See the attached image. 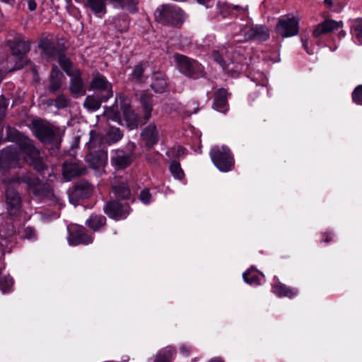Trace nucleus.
<instances>
[{
	"label": "nucleus",
	"mask_w": 362,
	"mask_h": 362,
	"mask_svg": "<svg viewBox=\"0 0 362 362\" xmlns=\"http://www.w3.org/2000/svg\"><path fill=\"white\" fill-rule=\"evenodd\" d=\"M8 183L18 185L25 183L27 189L31 191L37 197L52 199L54 196L53 189L49 184L42 182L37 177L30 173L22 176H14L8 180Z\"/></svg>",
	"instance_id": "nucleus-1"
},
{
	"label": "nucleus",
	"mask_w": 362,
	"mask_h": 362,
	"mask_svg": "<svg viewBox=\"0 0 362 362\" xmlns=\"http://www.w3.org/2000/svg\"><path fill=\"white\" fill-rule=\"evenodd\" d=\"M173 59L177 69L185 76L198 79L205 76L204 67L197 60L179 53L173 54Z\"/></svg>",
	"instance_id": "nucleus-2"
},
{
	"label": "nucleus",
	"mask_w": 362,
	"mask_h": 362,
	"mask_svg": "<svg viewBox=\"0 0 362 362\" xmlns=\"http://www.w3.org/2000/svg\"><path fill=\"white\" fill-rule=\"evenodd\" d=\"M156 21L174 27L180 26L185 20L184 12L178 7L170 4H163L155 11Z\"/></svg>",
	"instance_id": "nucleus-3"
},
{
	"label": "nucleus",
	"mask_w": 362,
	"mask_h": 362,
	"mask_svg": "<svg viewBox=\"0 0 362 362\" xmlns=\"http://www.w3.org/2000/svg\"><path fill=\"white\" fill-rule=\"evenodd\" d=\"M20 149L25 155L24 159L30 166L38 172H43L47 168L40 156V151L35 147L30 139L25 138L21 140Z\"/></svg>",
	"instance_id": "nucleus-4"
},
{
	"label": "nucleus",
	"mask_w": 362,
	"mask_h": 362,
	"mask_svg": "<svg viewBox=\"0 0 362 362\" xmlns=\"http://www.w3.org/2000/svg\"><path fill=\"white\" fill-rule=\"evenodd\" d=\"M99 139L98 134L93 132H90V139L88 142L90 152L86 156V161L88 163L90 167L94 170H99L105 167L107 160V153L106 151L100 148L98 150L95 149Z\"/></svg>",
	"instance_id": "nucleus-5"
},
{
	"label": "nucleus",
	"mask_w": 362,
	"mask_h": 362,
	"mask_svg": "<svg viewBox=\"0 0 362 362\" xmlns=\"http://www.w3.org/2000/svg\"><path fill=\"white\" fill-rule=\"evenodd\" d=\"M210 156L214 164L223 172H228L234 167V158L230 149L225 146L213 147Z\"/></svg>",
	"instance_id": "nucleus-6"
},
{
	"label": "nucleus",
	"mask_w": 362,
	"mask_h": 362,
	"mask_svg": "<svg viewBox=\"0 0 362 362\" xmlns=\"http://www.w3.org/2000/svg\"><path fill=\"white\" fill-rule=\"evenodd\" d=\"M11 178L4 180L7 185L4 194L5 204L8 215L12 218H16L19 216L21 210L22 199L19 192L12 187L14 184L8 183V180Z\"/></svg>",
	"instance_id": "nucleus-7"
},
{
	"label": "nucleus",
	"mask_w": 362,
	"mask_h": 362,
	"mask_svg": "<svg viewBox=\"0 0 362 362\" xmlns=\"http://www.w3.org/2000/svg\"><path fill=\"white\" fill-rule=\"evenodd\" d=\"M103 210L110 218L120 220L125 218L129 215L130 206L127 203L111 200L105 204Z\"/></svg>",
	"instance_id": "nucleus-8"
},
{
	"label": "nucleus",
	"mask_w": 362,
	"mask_h": 362,
	"mask_svg": "<svg viewBox=\"0 0 362 362\" xmlns=\"http://www.w3.org/2000/svg\"><path fill=\"white\" fill-rule=\"evenodd\" d=\"M276 29L283 37L296 35L299 31L298 20L295 17L284 16L279 20Z\"/></svg>",
	"instance_id": "nucleus-9"
},
{
	"label": "nucleus",
	"mask_w": 362,
	"mask_h": 362,
	"mask_svg": "<svg viewBox=\"0 0 362 362\" xmlns=\"http://www.w3.org/2000/svg\"><path fill=\"white\" fill-rule=\"evenodd\" d=\"M33 124L35 135L40 141L45 144L56 143L57 146L59 145L58 136L50 127L38 121H34Z\"/></svg>",
	"instance_id": "nucleus-10"
},
{
	"label": "nucleus",
	"mask_w": 362,
	"mask_h": 362,
	"mask_svg": "<svg viewBox=\"0 0 362 362\" xmlns=\"http://www.w3.org/2000/svg\"><path fill=\"white\" fill-rule=\"evenodd\" d=\"M6 45L9 47L12 55L18 57H21L30 49V42L19 34L15 35L13 39L6 40Z\"/></svg>",
	"instance_id": "nucleus-11"
},
{
	"label": "nucleus",
	"mask_w": 362,
	"mask_h": 362,
	"mask_svg": "<svg viewBox=\"0 0 362 362\" xmlns=\"http://www.w3.org/2000/svg\"><path fill=\"white\" fill-rule=\"evenodd\" d=\"M90 87V89L101 92L100 95H103V99L105 100H108L112 97L113 92L110 83L108 82L103 75L98 72L93 74Z\"/></svg>",
	"instance_id": "nucleus-12"
},
{
	"label": "nucleus",
	"mask_w": 362,
	"mask_h": 362,
	"mask_svg": "<svg viewBox=\"0 0 362 362\" xmlns=\"http://www.w3.org/2000/svg\"><path fill=\"white\" fill-rule=\"evenodd\" d=\"M86 167L81 162L66 161L62 165V174L66 180L84 175L87 173Z\"/></svg>",
	"instance_id": "nucleus-13"
},
{
	"label": "nucleus",
	"mask_w": 362,
	"mask_h": 362,
	"mask_svg": "<svg viewBox=\"0 0 362 362\" xmlns=\"http://www.w3.org/2000/svg\"><path fill=\"white\" fill-rule=\"evenodd\" d=\"M112 192L117 199H129L131 191L127 183V180L120 177L115 176L111 182Z\"/></svg>",
	"instance_id": "nucleus-14"
},
{
	"label": "nucleus",
	"mask_w": 362,
	"mask_h": 362,
	"mask_svg": "<svg viewBox=\"0 0 362 362\" xmlns=\"http://www.w3.org/2000/svg\"><path fill=\"white\" fill-rule=\"evenodd\" d=\"M68 229L69 231V241L71 245H88L93 243V237L86 233L84 227L75 226Z\"/></svg>",
	"instance_id": "nucleus-15"
},
{
	"label": "nucleus",
	"mask_w": 362,
	"mask_h": 362,
	"mask_svg": "<svg viewBox=\"0 0 362 362\" xmlns=\"http://www.w3.org/2000/svg\"><path fill=\"white\" fill-rule=\"evenodd\" d=\"M18 162L16 148L8 146L0 151V169L7 170L15 168Z\"/></svg>",
	"instance_id": "nucleus-16"
},
{
	"label": "nucleus",
	"mask_w": 362,
	"mask_h": 362,
	"mask_svg": "<svg viewBox=\"0 0 362 362\" xmlns=\"http://www.w3.org/2000/svg\"><path fill=\"white\" fill-rule=\"evenodd\" d=\"M120 108L123 117L127 123V127L130 129L138 127L139 119L138 115L132 110V106L125 100L121 102Z\"/></svg>",
	"instance_id": "nucleus-17"
},
{
	"label": "nucleus",
	"mask_w": 362,
	"mask_h": 362,
	"mask_svg": "<svg viewBox=\"0 0 362 362\" xmlns=\"http://www.w3.org/2000/svg\"><path fill=\"white\" fill-rule=\"evenodd\" d=\"M141 137L146 147L151 148L156 145L159 139L156 124L151 123L145 127L141 133Z\"/></svg>",
	"instance_id": "nucleus-18"
},
{
	"label": "nucleus",
	"mask_w": 362,
	"mask_h": 362,
	"mask_svg": "<svg viewBox=\"0 0 362 362\" xmlns=\"http://www.w3.org/2000/svg\"><path fill=\"white\" fill-rule=\"evenodd\" d=\"M93 187L85 180L77 182L71 194V197L76 199L88 198L93 193Z\"/></svg>",
	"instance_id": "nucleus-19"
},
{
	"label": "nucleus",
	"mask_w": 362,
	"mask_h": 362,
	"mask_svg": "<svg viewBox=\"0 0 362 362\" xmlns=\"http://www.w3.org/2000/svg\"><path fill=\"white\" fill-rule=\"evenodd\" d=\"M230 94L225 88H219L214 93L213 108L216 110L226 113L228 110V97Z\"/></svg>",
	"instance_id": "nucleus-20"
},
{
	"label": "nucleus",
	"mask_w": 362,
	"mask_h": 362,
	"mask_svg": "<svg viewBox=\"0 0 362 362\" xmlns=\"http://www.w3.org/2000/svg\"><path fill=\"white\" fill-rule=\"evenodd\" d=\"M134 160L133 155L127 153L121 150L116 151L115 155L112 157V164L119 169H124L131 165Z\"/></svg>",
	"instance_id": "nucleus-21"
},
{
	"label": "nucleus",
	"mask_w": 362,
	"mask_h": 362,
	"mask_svg": "<svg viewBox=\"0 0 362 362\" xmlns=\"http://www.w3.org/2000/svg\"><path fill=\"white\" fill-rule=\"evenodd\" d=\"M342 23L334 21L327 20L319 25L313 30V35L316 37L322 34L329 33L341 27Z\"/></svg>",
	"instance_id": "nucleus-22"
},
{
	"label": "nucleus",
	"mask_w": 362,
	"mask_h": 362,
	"mask_svg": "<svg viewBox=\"0 0 362 362\" xmlns=\"http://www.w3.org/2000/svg\"><path fill=\"white\" fill-rule=\"evenodd\" d=\"M69 90L73 95H82L86 91L83 89V81L81 78V71L78 69L74 70V74L71 76Z\"/></svg>",
	"instance_id": "nucleus-23"
},
{
	"label": "nucleus",
	"mask_w": 362,
	"mask_h": 362,
	"mask_svg": "<svg viewBox=\"0 0 362 362\" xmlns=\"http://www.w3.org/2000/svg\"><path fill=\"white\" fill-rule=\"evenodd\" d=\"M153 95L147 92L143 91L140 94L139 101L144 111V119L145 122L149 120L153 111Z\"/></svg>",
	"instance_id": "nucleus-24"
},
{
	"label": "nucleus",
	"mask_w": 362,
	"mask_h": 362,
	"mask_svg": "<svg viewBox=\"0 0 362 362\" xmlns=\"http://www.w3.org/2000/svg\"><path fill=\"white\" fill-rule=\"evenodd\" d=\"M62 72L54 65L49 76V86L48 90L51 93L57 91L62 86V78L63 77Z\"/></svg>",
	"instance_id": "nucleus-25"
},
{
	"label": "nucleus",
	"mask_w": 362,
	"mask_h": 362,
	"mask_svg": "<svg viewBox=\"0 0 362 362\" xmlns=\"http://www.w3.org/2000/svg\"><path fill=\"white\" fill-rule=\"evenodd\" d=\"M152 79L151 88L156 93H163L167 87L165 74L160 71L154 72Z\"/></svg>",
	"instance_id": "nucleus-26"
},
{
	"label": "nucleus",
	"mask_w": 362,
	"mask_h": 362,
	"mask_svg": "<svg viewBox=\"0 0 362 362\" xmlns=\"http://www.w3.org/2000/svg\"><path fill=\"white\" fill-rule=\"evenodd\" d=\"M272 291L279 297H288L289 298L295 297L298 293L296 289L288 287L280 282L272 286Z\"/></svg>",
	"instance_id": "nucleus-27"
},
{
	"label": "nucleus",
	"mask_w": 362,
	"mask_h": 362,
	"mask_svg": "<svg viewBox=\"0 0 362 362\" xmlns=\"http://www.w3.org/2000/svg\"><path fill=\"white\" fill-rule=\"evenodd\" d=\"M102 95H88L84 100L83 106L89 111H96L100 107L102 102L107 101Z\"/></svg>",
	"instance_id": "nucleus-28"
},
{
	"label": "nucleus",
	"mask_w": 362,
	"mask_h": 362,
	"mask_svg": "<svg viewBox=\"0 0 362 362\" xmlns=\"http://www.w3.org/2000/svg\"><path fill=\"white\" fill-rule=\"evenodd\" d=\"M93 231H98L106 224V218L103 215L92 214L86 222Z\"/></svg>",
	"instance_id": "nucleus-29"
},
{
	"label": "nucleus",
	"mask_w": 362,
	"mask_h": 362,
	"mask_svg": "<svg viewBox=\"0 0 362 362\" xmlns=\"http://www.w3.org/2000/svg\"><path fill=\"white\" fill-rule=\"evenodd\" d=\"M219 13L223 18H226L228 16L233 15L236 16L234 11L245 13L247 11V7H242L240 6H230L226 4H218Z\"/></svg>",
	"instance_id": "nucleus-30"
},
{
	"label": "nucleus",
	"mask_w": 362,
	"mask_h": 362,
	"mask_svg": "<svg viewBox=\"0 0 362 362\" xmlns=\"http://www.w3.org/2000/svg\"><path fill=\"white\" fill-rule=\"evenodd\" d=\"M86 6L95 14L105 13V0H86Z\"/></svg>",
	"instance_id": "nucleus-31"
},
{
	"label": "nucleus",
	"mask_w": 362,
	"mask_h": 362,
	"mask_svg": "<svg viewBox=\"0 0 362 362\" xmlns=\"http://www.w3.org/2000/svg\"><path fill=\"white\" fill-rule=\"evenodd\" d=\"M144 70L145 68L142 64H137L135 66L134 70L130 74V78L132 81L136 83H144L146 81V77L144 76Z\"/></svg>",
	"instance_id": "nucleus-32"
},
{
	"label": "nucleus",
	"mask_w": 362,
	"mask_h": 362,
	"mask_svg": "<svg viewBox=\"0 0 362 362\" xmlns=\"http://www.w3.org/2000/svg\"><path fill=\"white\" fill-rule=\"evenodd\" d=\"M253 35V40L265 41L269 37V29L263 25H255Z\"/></svg>",
	"instance_id": "nucleus-33"
},
{
	"label": "nucleus",
	"mask_w": 362,
	"mask_h": 362,
	"mask_svg": "<svg viewBox=\"0 0 362 362\" xmlns=\"http://www.w3.org/2000/svg\"><path fill=\"white\" fill-rule=\"evenodd\" d=\"M243 65L241 63L231 61L226 64L223 69L232 77H237L243 70Z\"/></svg>",
	"instance_id": "nucleus-34"
},
{
	"label": "nucleus",
	"mask_w": 362,
	"mask_h": 362,
	"mask_svg": "<svg viewBox=\"0 0 362 362\" xmlns=\"http://www.w3.org/2000/svg\"><path fill=\"white\" fill-rule=\"evenodd\" d=\"M106 136L108 144H113L122 138L123 133L119 128L110 127L107 131Z\"/></svg>",
	"instance_id": "nucleus-35"
},
{
	"label": "nucleus",
	"mask_w": 362,
	"mask_h": 362,
	"mask_svg": "<svg viewBox=\"0 0 362 362\" xmlns=\"http://www.w3.org/2000/svg\"><path fill=\"white\" fill-rule=\"evenodd\" d=\"M58 61L59 65L67 75L72 76L74 74V70H72L73 65L71 62L66 57L64 53L59 54Z\"/></svg>",
	"instance_id": "nucleus-36"
},
{
	"label": "nucleus",
	"mask_w": 362,
	"mask_h": 362,
	"mask_svg": "<svg viewBox=\"0 0 362 362\" xmlns=\"http://www.w3.org/2000/svg\"><path fill=\"white\" fill-rule=\"evenodd\" d=\"M25 138L28 137L18 132L16 129L7 127L6 140L16 141L20 146L21 140Z\"/></svg>",
	"instance_id": "nucleus-37"
},
{
	"label": "nucleus",
	"mask_w": 362,
	"mask_h": 362,
	"mask_svg": "<svg viewBox=\"0 0 362 362\" xmlns=\"http://www.w3.org/2000/svg\"><path fill=\"white\" fill-rule=\"evenodd\" d=\"M43 50L49 57H59V54L64 53L62 50L59 49L53 43L47 42L43 47Z\"/></svg>",
	"instance_id": "nucleus-38"
},
{
	"label": "nucleus",
	"mask_w": 362,
	"mask_h": 362,
	"mask_svg": "<svg viewBox=\"0 0 362 362\" xmlns=\"http://www.w3.org/2000/svg\"><path fill=\"white\" fill-rule=\"evenodd\" d=\"M174 352L172 348L163 349L157 354L154 362H170Z\"/></svg>",
	"instance_id": "nucleus-39"
},
{
	"label": "nucleus",
	"mask_w": 362,
	"mask_h": 362,
	"mask_svg": "<svg viewBox=\"0 0 362 362\" xmlns=\"http://www.w3.org/2000/svg\"><path fill=\"white\" fill-rule=\"evenodd\" d=\"M240 35L243 36L242 40H239V42H246L249 40H253L254 39V25H245L240 28Z\"/></svg>",
	"instance_id": "nucleus-40"
},
{
	"label": "nucleus",
	"mask_w": 362,
	"mask_h": 362,
	"mask_svg": "<svg viewBox=\"0 0 362 362\" xmlns=\"http://www.w3.org/2000/svg\"><path fill=\"white\" fill-rule=\"evenodd\" d=\"M170 171L172 175L177 179L181 180L183 178L185 174L181 168L180 164L177 161H172L170 164Z\"/></svg>",
	"instance_id": "nucleus-41"
},
{
	"label": "nucleus",
	"mask_w": 362,
	"mask_h": 362,
	"mask_svg": "<svg viewBox=\"0 0 362 362\" xmlns=\"http://www.w3.org/2000/svg\"><path fill=\"white\" fill-rule=\"evenodd\" d=\"M351 28L354 30L355 35L359 43L362 45V18L354 20Z\"/></svg>",
	"instance_id": "nucleus-42"
},
{
	"label": "nucleus",
	"mask_w": 362,
	"mask_h": 362,
	"mask_svg": "<svg viewBox=\"0 0 362 362\" xmlns=\"http://www.w3.org/2000/svg\"><path fill=\"white\" fill-rule=\"evenodd\" d=\"M69 99L64 94L58 95L54 100V105L58 109L65 108L69 105Z\"/></svg>",
	"instance_id": "nucleus-43"
},
{
	"label": "nucleus",
	"mask_w": 362,
	"mask_h": 362,
	"mask_svg": "<svg viewBox=\"0 0 362 362\" xmlns=\"http://www.w3.org/2000/svg\"><path fill=\"white\" fill-rule=\"evenodd\" d=\"M352 100L355 103L362 105V85L355 88L352 93Z\"/></svg>",
	"instance_id": "nucleus-44"
},
{
	"label": "nucleus",
	"mask_w": 362,
	"mask_h": 362,
	"mask_svg": "<svg viewBox=\"0 0 362 362\" xmlns=\"http://www.w3.org/2000/svg\"><path fill=\"white\" fill-rule=\"evenodd\" d=\"M13 284V281L10 277H4L0 280V289L4 292H7Z\"/></svg>",
	"instance_id": "nucleus-45"
},
{
	"label": "nucleus",
	"mask_w": 362,
	"mask_h": 362,
	"mask_svg": "<svg viewBox=\"0 0 362 362\" xmlns=\"http://www.w3.org/2000/svg\"><path fill=\"white\" fill-rule=\"evenodd\" d=\"M105 114L107 119L117 122L119 123L121 122V117L119 112L115 111L113 109H110L106 112Z\"/></svg>",
	"instance_id": "nucleus-46"
},
{
	"label": "nucleus",
	"mask_w": 362,
	"mask_h": 362,
	"mask_svg": "<svg viewBox=\"0 0 362 362\" xmlns=\"http://www.w3.org/2000/svg\"><path fill=\"white\" fill-rule=\"evenodd\" d=\"M243 279L247 283H248L250 284H258L259 281V279L257 275L251 274L250 273L243 274Z\"/></svg>",
	"instance_id": "nucleus-47"
},
{
	"label": "nucleus",
	"mask_w": 362,
	"mask_h": 362,
	"mask_svg": "<svg viewBox=\"0 0 362 362\" xmlns=\"http://www.w3.org/2000/svg\"><path fill=\"white\" fill-rule=\"evenodd\" d=\"M125 7L132 13L137 11L138 0H124Z\"/></svg>",
	"instance_id": "nucleus-48"
},
{
	"label": "nucleus",
	"mask_w": 362,
	"mask_h": 362,
	"mask_svg": "<svg viewBox=\"0 0 362 362\" xmlns=\"http://www.w3.org/2000/svg\"><path fill=\"white\" fill-rule=\"evenodd\" d=\"M212 57L214 59L215 62H216L218 64H219L221 67L223 69V67H225L226 66V62L223 58V57L221 56V54H220V52L217 50H215L212 52Z\"/></svg>",
	"instance_id": "nucleus-49"
},
{
	"label": "nucleus",
	"mask_w": 362,
	"mask_h": 362,
	"mask_svg": "<svg viewBox=\"0 0 362 362\" xmlns=\"http://www.w3.org/2000/svg\"><path fill=\"white\" fill-rule=\"evenodd\" d=\"M151 195L148 191V189H144L141 192L140 194V200L144 204H148L151 201Z\"/></svg>",
	"instance_id": "nucleus-50"
},
{
	"label": "nucleus",
	"mask_w": 362,
	"mask_h": 362,
	"mask_svg": "<svg viewBox=\"0 0 362 362\" xmlns=\"http://www.w3.org/2000/svg\"><path fill=\"white\" fill-rule=\"evenodd\" d=\"M23 235L28 239H30L35 235V231L33 228L27 227L24 228Z\"/></svg>",
	"instance_id": "nucleus-51"
},
{
	"label": "nucleus",
	"mask_w": 362,
	"mask_h": 362,
	"mask_svg": "<svg viewBox=\"0 0 362 362\" xmlns=\"http://www.w3.org/2000/svg\"><path fill=\"white\" fill-rule=\"evenodd\" d=\"M180 350L182 354H183L185 356H187L192 351V347L186 344H182L180 346Z\"/></svg>",
	"instance_id": "nucleus-52"
},
{
	"label": "nucleus",
	"mask_w": 362,
	"mask_h": 362,
	"mask_svg": "<svg viewBox=\"0 0 362 362\" xmlns=\"http://www.w3.org/2000/svg\"><path fill=\"white\" fill-rule=\"evenodd\" d=\"M332 240V234L331 233H322V241L328 243Z\"/></svg>",
	"instance_id": "nucleus-53"
},
{
	"label": "nucleus",
	"mask_w": 362,
	"mask_h": 362,
	"mask_svg": "<svg viewBox=\"0 0 362 362\" xmlns=\"http://www.w3.org/2000/svg\"><path fill=\"white\" fill-rule=\"evenodd\" d=\"M186 153V149L182 146H178L175 151V156L180 157Z\"/></svg>",
	"instance_id": "nucleus-54"
},
{
	"label": "nucleus",
	"mask_w": 362,
	"mask_h": 362,
	"mask_svg": "<svg viewBox=\"0 0 362 362\" xmlns=\"http://www.w3.org/2000/svg\"><path fill=\"white\" fill-rule=\"evenodd\" d=\"M28 6L30 11H33L36 9L37 4L34 0H28Z\"/></svg>",
	"instance_id": "nucleus-55"
},
{
	"label": "nucleus",
	"mask_w": 362,
	"mask_h": 362,
	"mask_svg": "<svg viewBox=\"0 0 362 362\" xmlns=\"http://www.w3.org/2000/svg\"><path fill=\"white\" fill-rule=\"evenodd\" d=\"M112 3H117L120 8H125L124 0H110Z\"/></svg>",
	"instance_id": "nucleus-56"
},
{
	"label": "nucleus",
	"mask_w": 362,
	"mask_h": 362,
	"mask_svg": "<svg viewBox=\"0 0 362 362\" xmlns=\"http://www.w3.org/2000/svg\"><path fill=\"white\" fill-rule=\"evenodd\" d=\"M211 0H197V1L199 4L205 5L206 7H208V4Z\"/></svg>",
	"instance_id": "nucleus-57"
},
{
	"label": "nucleus",
	"mask_w": 362,
	"mask_h": 362,
	"mask_svg": "<svg viewBox=\"0 0 362 362\" xmlns=\"http://www.w3.org/2000/svg\"><path fill=\"white\" fill-rule=\"evenodd\" d=\"M324 3L325 5H327L329 7H331L333 5L332 0H324Z\"/></svg>",
	"instance_id": "nucleus-58"
},
{
	"label": "nucleus",
	"mask_w": 362,
	"mask_h": 362,
	"mask_svg": "<svg viewBox=\"0 0 362 362\" xmlns=\"http://www.w3.org/2000/svg\"><path fill=\"white\" fill-rule=\"evenodd\" d=\"M303 47H304L305 49L309 53V52L308 51V43L306 41L303 42Z\"/></svg>",
	"instance_id": "nucleus-59"
},
{
	"label": "nucleus",
	"mask_w": 362,
	"mask_h": 362,
	"mask_svg": "<svg viewBox=\"0 0 362 362\" xmlns=\"http://www.w3.org/2000/svg\"><path fill=\"white\" fill-rule=\"evenodd\" d=\"M209 362H223V361L221 359L216 358V359H213V360L210 361Z\"/></svg>",
	"instance_id": "nucleus-60"
},
{
	"label": "nucleus",
	"mask_w": 362,
	"mask_h": 362,
	"mask_svg": "<svg viewBox=\"0 0 362 362\" xmlns=\"http://www.w3.org/2000/svg\"><path fill=\"white\" fill-rule=\"evenodd\" d=\"M2 78H3V75H2V72L0 70V83L2 81Z\"/></svg>",
	"instance_id": "nucleus-61"
},
{
	"label": "nucleus",
	"mask_w": 362,
	"mask_h": 362,
	"mask_svg": "<svg viewBox=\"0 0 362 362\" xmlns=\"http://www.w3.org/2000/svg\"><path fill=\"white\" fill-rule=\"evenodd\" d=\"M1 1L4 2H6V3H11L13 0H1Z\"/></svg>",
	"instance_id": "nucleus-62"
},
{
	"label": "nucleus",
	"mask_w": 362,
	"mask_h": 362,
	"mask_svg": "<svg viewBox=\"0 0 362 362\" xmlns=\"http://www.w3.org/2000/svg\"><path fill=\"white\" fill-rule=\"evenodd\" d=\"M339 34L344 37L345 35V32L341 30Z\"/></svg>",
	"instance_id": "nucleus-63"
},
{
	"label": "nucleus",
	"mask_w": 362,
	"mask_h": 362,
	"mask_svg": "<svg viewBox=\"0 0 362 362\" xmlns=\"http://www.w3.org/2000/svg\"><path fill=\"white\" fill-rule=\"evenodd\" d=\"M52 101L50 100V102L48 103V105H52Z\"/></svg>",
	"instance_id": "nucleus-64"
}]
</instances>
